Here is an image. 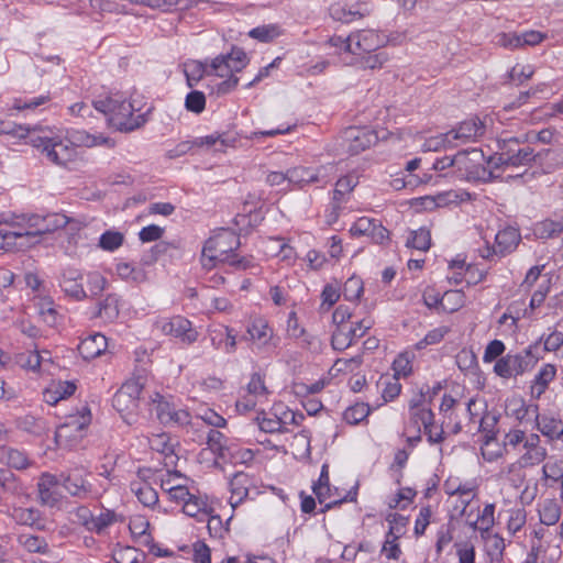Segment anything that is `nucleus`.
<instances>
[{
  "mask_svg": "<svg viewBox=\"0 0 563 563\" xmlns=\"http://www.w3.org/2000/svg\"><path fill=\"white\" fill-rule=\"evenodd\" d=\"M0 134L11 139L26 140L27 144L38 150L47 161L57 166H66L77 157V147L71 141L53 136L46 129H30L11 120L0 119Z\"/></svg>",
  "mask_w": 563,
  "mask_h": 563,
  "instance_id": "f257e3e1",
  "label": "nucleus"
},
{
  "mask_svg": "<svg viewBox=\"0 0 563 563\" xmlns=\"http://www.w3.org/2000/svg\"><path fill=\"white\" fill-rule=\"evenodd\" d=\"M249 64L246 53L233 47L230 53L214 57L210 65L201 60H188L184 64V73L188 87H195L206 75L227 77L229 73H239Z\"/></svg>",
  "mask_w": 563,
  "mask_h": 563,
  "instance_id": "f03ea898",
  "label": "nucleus"
},
{
  "mask_svg": "<svg viewBox=\"0 0 563 563\" xmlns=\"http://www.w3.org/2000/svg\"><path fill=\"white\" fill-rule=\"evenodd\" d=\"M95 109L106 115L109 125L120 132H132L147 122V114H134V106L119 93L99 98L92 102Z\"/></svg>",
  "mask_w": 563,
  "mask_h": 563,
  "instance_id": "7ed1b4c3",
  "label": "nucleus"
},
{
  "mask_svg": "<svg viewBox=\"0 0 563 563\" xmlns=\"http://www.w3.org/2000/svg\"><path fill=\"white\" fill-rule=\"evenodd\" d=\"M526 137L520 136H500L497 139V152L488 157L487 165L494 169L530 165L536 155L533 150L526 145Z\"/></svg>",
  "mask_w": 563,
  "mask_h": 563,
  "instance_id": "20e7f679",
  "label": "nucleus"
},
{
  "mask_svg": "<svg viewBox=\"0 0 563 563\" xmlns=\"http://www.w3.org/2000/svg\"><path fill=\"white\" fill-rule=\"evenodd\" d=\"M542 358L539 343L531 344L518 353H507L494 365V373L501 378L521 376L530 372Z\"/></svg>",
  "mask_w": 563,
  "mask_h": 563,
  "instance_id": "39448f33",
  "label": "nucleus"
},
{
  "mask_svg": "<svg viewBox=\"0 0 563 563\" xmlns=\"http://www.w3.org/2000/svg\"><path fill=\"white\" fill-rule=\"evenodd\" d=\"M142 390L143 386L139 380H128L112 398L113 408L128 424H132L136 421Z\"/></svg>",
  "mask_w": 563,
  "mask_h": 563,
  "instance_id": "423d86ee",
  "label": "nucleus"
},
{
  "mask_svg": "<svg viewBox=\"0 0 563 563\" xmlns=\"http://www.w3.org/2000/svg\"><path fill=\"white\" fill-rule=\"evenodd\" d=\"M251 349L256 354L271 356L279 345L280 339L275 335L273 328L263 318L253 319L246 328Z\"/></svg>",
  "mask_w": 563,
  "mask_h": 563,
  "instance_id": "0eeeda50",
  "label": "nucleus"
},
{
  "mask_svg": "<svg viewBox=\"0 0 563 563\" xmlns=\"http://www.w3.org/2000/svg\"><path fill=\"white\" fill-rule=\"evenodd\" d=\"M240 236L231 231L222 229L214 236L208 239L202 249V255L210 262L225 263L240 247Z\"/></svg>",
  "mask_w": 563,
  "mask_h": 563,
  "instance_id": "6e6552de",
  "label": "nucleus"
},
{
  "mask_svg": "<svg viewBox=\"0 0 563 563\" xmlns=\"http://www.w3.org/2000/svg\"><path fill=\"white\" fill-rule=\"evenodd\" d=\"M377 132L369 126H347L340 135V147L344 153L357 155L378 142Z\"/></svg>",
  "mask_w": 563,
  "mask_h": 563,
  "instance_id": "1a4fd4ad",
  "label": "nucleus"
},
{
  "mask_svg": "<svg viewBox=\"0 0 563 563\" xmlns=\"http://www.w3.org/2000/svg\"><path fill=\"white\" fill-rule=\"evenodd\" d=\"M150 411L155 412L157 420L163 424H187L189 413L183 409H176L175 405L164 395L155 393L148 402Z\"/></svg>",
  "mask_w": 563,
  "mask_h": 563,
  "instance_id": "9d476101",
  "label": "nucleus"
},
{
  "mask_svg": "<svg viewBox=\"0 0 563 563\" xmlns=\"http://www.w3.org/2000/svg\"><path fill=\"white\" fill-rule=\"evenodd\" d=\"M59 484L71 496L80 500L96 499L100 492L78 471H69L58 475Z\"/></svg>",
  "mask_w": 563,
  "mask_h": 563,
  "instance_id": "9b49d317",
  "label": "nucleus"
},
{
  "mask_svg": "<svg viewBox=\"0 0 563 563\" xmlns=\"http://www.w3.org/2000/svg\"><path fill=\"white\" fill-rule=\"evenodd\" d=\"M156 325L164 334L179 339L186 344L194 343L198 338V333L192 328L191 322L181 316L163 319Z\"/></svg>",
  "mask_w": 563,
  "mask_h": 563,
  "instance_id": "f8f14e48",
  "label": "nucleus"
},
{
  "mask_svg": "<svg viewBox=\"0 0 563 563\" xmlns=\"http://www.w3.org/2000/svg\"><path fill=\"white\" fill-rule=\"evenodd\" d=\"M372 328V322L368 320H360L355 325H346L336 328L332 333L331 345L335 351H344L350 347L354 341L365 335L367 330Z\"/></svg>",
  "mask_w": 563,
  "mask_h": 563,
  "instance_id": "ddd939ff",
  "label": "nucleus"
},
{
  "mask_svg": "<svg viewBox=\"0 0 563 563\" xmlns=\"http://www.w3.org/2000/svg\"><path fill=\"white\" fill-rule=\"evenodd\" d=\"M486 126L478 117H472L461 122L455 129L448 131L446 140H452V143L465 144L468 142H476L485 134Z\"/></svg>",
  "mask_w": 563,
  "mask_h": 563,
  "instance_id": "4468645a",
  "label": "nucleus"
},
{
  "mask_svg": "<svg viewBox=\"0 0 563 563\" xmlns=\"http://www.w3.org/2000/svg\"><path fill=\"white\" fill-rule=\"evenodd\" d=\"M27 222L30 228H34V231H26L27 239H30L65 228L69 219L63 213L31 214L27 217Z\"/></svg>",
  "mask_w": 563,
  "mask_h": 563,
  "instance_id": "2eb2a0df",
  "label": "nucleus"
},
{
  "mask_svg": "<svg viewBox=\"0 0 563 563\" xmlns=\"http://www.w3.org/2000/svg\"><path fill=\"white\" fill-rule=\"evenodd\" d=\"M350 233L353 236H368L377 244H384L389 240V231L379 220L361 217L351 227Z\"/></svg>",
  "mask_w": 563,
  "mask_h": 563,
  "instance_id": "dca6fc26",
  "label": "nucleus"
},
{
  "mask_svg": "<svg viewBox=\"0 0 563 563\" xmlns=\"http://www.w3.org/2000/svg\"><path fill=\"white\" fill-rule=\"evenodd\" d=\"M521 240L519 231L512 227L499 230L495 236V246H487L482 253L483 258H489L493 254L506 255L511 253Z\"/></svg>",
  "mask_w": 563,
  "mask_h": 563,
  "instance_id": "f3484780",
  "label": "nucleus"
},
{
  "mask_svg": "<svg viewBox=\"0 0 563 563\" xmlns=\"http://www.w3.org/2000/svg\"><path fill=\"white\" fill-rule=\"evenodd\" d=\"M60 486L57 475L43 473L37 482L38 498L42 505L48 507L57 506L62 500V495L57 490Z\"/></svg>",
  "mask_w": 563,
  "mask_h": 563,
  "instance_id": "a211bd4d",
  "label": "nucleus"
},
{
  "mask_svg": "<svg viewBox=\"0 0 563 563\" xmlns=\"http://www.w3.org/2000/svg\"><path fill=\"white\" fill-rule=\"evenodd\" d=\"M330 16L342 23H351L360 20L371 13L369 5L366 2H356L351 7L342 3H333L329 8Z\"/></svg>",
  "mask_w": 563,
  "mask_h": 563,
  "instance_id": "6ab92c4d",
  "label": "nucleus"
},
{
  "mask_svg": "<svg viewBox=\"0 0 563 563\" xmlns=\"http://www.w3.org/2000/svg\"><path fill=\"white\" fill-rule=\"evenodd\" d=\"M523 448L526 453L519 459V463L523 467L538 465L547 459V449L540 445V437L536 433L526 438Z\"/></svg>",
  "mask_w": 563,
  "mask_h": 563,
  "instance_id": "aec40b11",
  "label": "nucleus"
},
{
  "mask_svg": "<svg viewBox=\"0 0 563 563\" xmlns=\"http://www.w3.org/2000/svg\"><path fill=\"white\" fill-rule=\"evenodd\" d=\"M323 168H310L305 166H297L288 169V185H294L298 188H303L310 184L321 183L324 176H321Z\"/></svg>",
  "mask_w": 563,
  "mask_h": 563,
  "instance_id": "412c9836",
  "label": "nucleus"
},
{
  "mask_svg": "<svg viewBox=\"0 0 563 563\" xmlns=\"http://www.w3.org/2000/svg\"><path fill=\"white\" fill-rule=\"evenodd\" d=\"M0 462L5 464L9 470L18 471L26 470L32 464L25 451L4 444L0 445Z\"/></svg>",
  "mask_w": 563,
  "mask_h": 563,
  "instance_id": "4be33fe9",
  "label": "nucleus"
},
{
  "mask_svg": "<svg viewBox=\"0 0 563 563\" xmlns=\"http://www.w3.org/2000/svg\"><path fill=\"white\" fill-rule=\"evenodd\" d=\"M107 338L101 333L90 334L78 344V352L85 360L101 355L107 349Z\"/></svg>",
  "mask_w": 563,
  "mask_h": 563,
  "instance_id": "5701e85b",
  "label": "nucleus"
},
{
  "mask_svg": "<svg viewBox=\"0 0 563 563\" xmlns=\"http://www.w3.org/2000/svg\"><path fill=\"white\" fill-rule=\"evenodd\" d=\"M537 429L549 441L558 440L563 435V422L561 419L550 415H536Z\"/></svg>",
  "mask_w": 563,
  "mask_h": 563,
  "instance_id": "b1692460",
  "label": "nucleus"
},
{
  "mask_svg": "<svg viewBox=\"0 0 563 563\" xmlns=\"http://www.w3.org/2000/svg\"><path fill=\"white\" fill-rule=\"evenodd\" d=\"M353 40H356L353 45L356 49V54H360L361 52H375L385 43L384 38H382L377 32L372 30L358 31L353 35Z\"/></svg>",
  "mask_w": 563,
  "mask_h": 563,
  "instance_id": "393cba45",
  "label": "nucleus"
},
{
  "mask_svg": "<svg viewBox=\"0 0 563 563\" xmlns=\"http://www.w3.org/2000/svg\"><path fill=\"white\" fill-rule=\"evenodd\" d=\"M16 542L27 553H37L42 555H47L51 553V548L47 540L41 536L22 532L18 534Z\"/></svg>",
  "mask_w": 563,
  "mask_h": 563,
  "instance_id": "a878e982",
  "label": "nucleus"
},
{
  "mask_svg": "<svg viewBox=\"0 0 563 563\" xmlns=\"http://www.w3.org/2000/svg\"><path fill=\"white\" fill-rule=\"evenodd\" d=\"M251 481L249 476L242 472H238L230 481V505L235 509L249 496V485Z\"/></svg>",
  "mask_w": 563,
  "mask_h": 563,
  "instance_id": "bb28decb",
  "label": "nucleus"
},
{
  "mask_svg": "<svg viewBox=\"0 0 563 563\" xmlns=\"http://www.w3.org/2000/svg\"><path fill=\"white\" fill-rule=\"evenodd\" d=\"M90 421H91L90 409L87 406H84L81 411L79 412V415L69 416L68 420L57 428L56 437L67 438L69 435V431L73 429L76 431H82L86 427H88Z\"/></svg>",
  "mask_w": 563,
  "mask_h": 563,
  "instance_id": "cd10ccee",
  "label": "nucleus"
},
{
  "mask_svg": "<svg viewBox=\"0 0 563 563\" xmlns=\"http://www.w3.org/2000/svg\"><path fill=\"white\" fill-rule=\"evenodd\" d=\"M556 367L553 364H544L534 376L531 385V395L540 398L545 393L549 384L555 378Z\"/></svg>",
  "mask_w": 563,
  "mask_h": 563,
  "instance_id": "c85d7f7f",
  "label": "nucleus"
},
{
  "mask_svg": "<svg viewBox=\"0 0 563 563\" xmlns=\"http://www.w3.org/2000/svg\"><path fill=\"white\" fill-rule=\"evenodd\" d=\"M76 390V385L69 380L53 383L45 389L43 396L48 405H56L59 400L70 397Z\"/></svg>",
  "mask_w": 563,
  "mask_h": 563,
  "instance_id": "c756f323",
  "label": "nucleus"
},
{
  "mask_svg": "<svg viewBox=\"0 0 563 563\" xmlns=\"http://www.w3.org/2000/svg\"><path fill=\"white\" fill-rule=\"evenodd\" d=\"M207 444L218 459L225 461L229 456H234L232 448L228 445V438L216 429L209 430Z\"/></svg>",
  "mask_w": 563,
  "mask_h": 563,
  "instance_id": "7c9ffc66",
  "label": "nucleus"
},
{
  "mask_svg": "<svg viewBox=\"0 0 563 563\" xmlns=\"http://www.w3.org/2000/svg\"><path fill=\"white\" fill-rule=\"evenodd\" d=\"M150 446L152 450L164 455L165 466H172L176 463L177 455L174 453V445L166 433L154 434L150 439Z\"/></svg>",
  "mask_w": 563,
  "mask_h": 563,
  "instance_id": "2f4dec72",
  "label": "nucleus"
},
{
  "mask_svg": "<svg viewBox=\"0 0 563 563\" xmlns=\"http://www.w3.org/2000/svg\"><path fill=\"white\" fill-rule=\"evenodd\" d=\"M483 158L484 154L481 150L461 151L454 155V167L460 173V176L465 178L476 162Z\"/></svg>",
  "mask_w": 563,
  "mask_h": 563,
  "instance_id": "473e14b6",
  "label": "nucleus"
},
{
  "mask_svg": "<svg viewBox=\"0 0 563 563\" xmlns=\"http://www.w3.org/2000/svg\"><path fill=\"white\" fill-rule=\"evenodd\" d=\"M27 239L26 231H13L8 229L3 224V220H0V250L11 251L13 247H23L26 244L23 242Z\"/></svg>",
  "mask_w": 563,
  "mask_h": 563,
  "instance_id": "72a5a7b5",
  "label": "nucleus"
},
{
  "mask_svg": "<svg viewBox=\"0 0 563 563\" xmlns=\"http://www.w3.org/2000/svg\"><path fill=\"white\" fill-rule=\"evenodd\" d=\"M81 511L89 516V521L86 520L84 526L88 530L95 531L97 533H101L106 528L117 521V515L112 510H106L96 517L87 508H82Z\"/></svg>",
  "mask_w": 563,
  "mask_h": 563,
  "instance_id": "f704fd0d",
  "label": "nucleus"
},
{
  "mask_svg": "<svg viewBox=\"0 0 563 563\" xmlns=\"http://www.w3.org/2000/svg\"><path fill=\"white\" fill-rule=\"evenodd\" d=\"M0 490L2 494L11 496H21L24 493V486L20 478L11 470L0 468Z\"/></svg>",
  "mask_w": 563,
  "mask_h": 563,
  "instance_id": "c9c22d12",
  "label": "nucleus"
},
{
  "mask_svg": "<svg viewBox=\"0 0 563 563\" xmlns=\"http://www.w3.org/2000/svg\"><path fill=\"white\" fill-rule=\"evenodd\" d=\"M119 297L115 294H109L103 300L99 301L93 317L112 322L119 317Z\"/></svg>",
  "mask_w": 563,
  "mask_h": 563,
  "instance_id": "e433bc0d",
  "label": "nucleus"
},
{
  "mask_svg": "<svg viewBox=\"0 0 563 563\" xmlns=\"http://www.w3.org/2000/svg\"><path fill=\"white\" fill-rule=\"evenodd\" d=\"M130 488L145 507H154L158 503V493L147 482H132Z\"/></svg>",
  "mask_w": 563,
  "mask_h": 563,
  "instance_id": "4c0bfd02",
  "label": "nucleus"
},
{
  "mask_svg": "<svg viewBox=\"0 0 563 563\" xmlns=\"http://www.w3.org/2000/svg\"><path fill=\"white\" fill-rule=\"evenodd\" d=\"M538 514L540 522L545 526H553L561 518V506L555 499H544L539 504Z\"/></svg>",
  "mask_w": 563,
  "mask_h": 563,
  "instance_id": "58836bf2",
  "label": "nucleus"
},
{
  "mask_svg": "<svg viewBox=\"0 0 563 563\" xmlns=\"http://www.w3.org/2000/svg\"><path fill=\"white\" fill-rule=\"evenodd\" d=\"M183 512L189 517L197 518L199 521L205 520L209 516L207 501L195 494L183 504Z\"/></svg>",
  "mask_w": 563,
  "mask_h": 563,
  "instance_id": "ea45409f",
  "label": "nucleus"
},
{
  "mask_svg": "<svg viewBox=\"0 0 563 563\" xmlns=\"http://www.w3.org/2000/svg\"><path fill=\"white\" fill-rule=\"evenodd\" d=\"M355 186L356 181L353 176H344L336 181L332 197L333 209L336 210L341 208V205L346 201V196L353 190Z\"/></svg>",
  "mask_w": 563,
  "mask_h": 563,
  "instance_id": "a19ab883",
  "label": "nucleus"
},
{
  "mask_svg": "<svg viewBox=\"0 0 563 563\" xmlns=\"http://www.w3.org/2000/svg\"><path fill=\"white\" fill-rule=\"evenodd\" d=\"M172 478H161V487L164 492H166L169 496V499L184 504L194 493L189 489L186 484H177L175 486H169L172 484Z\"/></svg>",
  "mask_w": 563,
  "mask_h": 563,
  "instance_id": "79ce46f5",
  "label": "nucleus"
},
{
  "mask_svg": "<svg viewBox=\"0 0 563 563\" xmlns=\"http://www.w3.org/2000/svg\"><path fill=\"white\" fill-rule=\"evenodd\" d=\"M406 246L418 251H428L431 246V233L424 227L412 230L406 241Z\"/></svg>",
  "mask_w": 563,
  "mask_h": 563,
  "instance_id": "37998d69",
  "label": "nucleus"
},
{
  "mask_svg": "<svg viewBox=\"0 0 563 563\" xmlns=\"http://www.w3.org/2000/svg\"><path fill=\"white\" fill-rule=\"evenodd\" d=\"M495 169L488 168L481 161L476 162V164L472 167V170L468 172V175L465 177L466 180L477 181V183H493L497 179H503L500 175L495 174Z\"/></svg>",
  "mask_w": 563,
  "mask_h": 563,
  "instance_id": "c03bdc74",
  "label": "nucleus"
},
{
  "mask_svg": "<svg viewBox=\"0 0 563 563\" xmlns=\"http://www.w3.org/2000/svg\"><path fill=\"white\" fill-rule=\"evenodd\" d=\"M465 303V294L460 289H451L442 295V310L445 312H455Z\"/></svg>",
  "mask_w": 563,
  "mask_h": 563,
  "instance_id": "a18cd8bd",
  "label": "nucleus"
},
{
  "mask_svg": "<svg viewBox=\"0 0 563 563\" xmlns=\"http://www.w3.org/2000/svg\"><path fill=\"white\" fill-rule=\"evenodd\" d=\"M457 367L464 373L475 374L478 369V361L475 353L471 350H461L455 357Z\"/></svg>",
  "mask_w": 563,
  "mask_h": 563,
  "instance_id": "49530a36",
  "label": "nucleus"
},
{
  "mask_svg": "<svg viewBox=\"0 0 563 563\" xmlns=\"http://www.w3.org/2000/svg\"><path fill=\"white\" fill-rule=\"evenodd\" d=\"M279 26L276 24L261 25L252 29L249 36L262 43H269L280 35Z\"/></svg>",
  "mask_w": 563,
  "mask_h": 563,
  "instance_id": "de8ad7c7",
  "label": "nucleus"
},
{
  "mask_svg": "<svg viewBox=\"0 0 563 563\" xmlns=\"http://www.w3.org/2000/svg\"><path fill=\"white\" fill-rule=\"evenodd\" d=\"M389 55L385 51L367 53L361 58V65L364 69H380L389 62Z\"/></svg>",
  "mask_w": 563,
  "mask_h": 563,
  "instance_id": "09e8293b",
  "label": "nucleus"
},
{
  "mask_svg": "<svg viewBox=\"0 0 563 563\" xmlns=\"http://www.w3.org/2000/svg\"><path fill=\"white\" fill-rule=\"evenodd\" d=\"M371 412V408L367 404L361 402L355 404L345 409L343 419L350 424H357L363 421Z\"/></svg>",
  "mask_w": 563,
  "mask_h": 563,
  "instance_id": "8fccbe9b",
  "label": "nucleus"
},
{
  "mask_svg": "<svg viewBox=\"0 0 563 563\" xmlns=\"http://www.w3.org/2000/svg\"><path fill=\"white\" fill-rule=\"evenodd\" d=\"M409 413V421L418 430V432H420L421 426L426 428L429 424H433L434 422V413L430 408L410 410Z\"/></svg>",
  "mask_w": 563,
  "mask_h": 563,
  "instance_id": "3c124183",
  "label": "nucleus"
},
{
  "mask_svg": "<svg viewBox=\"0 0 563 563\" xmlns=\"http://www.w3.org/2000/svg\"><path fill=\"white\" fill-rule=\"evenodd\" d=\"M398 538L399 537L394 533V527L390 526L382 549L383 554H385L388 560H398L401 555V550L397 542Z\"/></svg>",
  "mask_w": 563,
  "mask_h": 563,
  "instance_id": "603ef678",
  "label": "nucleus"
},
{
  "mask_svg": "<svg viewBox=\"0 0 563 563\" xmlns=\"http://www.w3.org/2000/svg\"><path fill=\"white\" fill-rule=\"evenodd\" d=\"M494 512H495L494 504L485 505L481 515L477 518V521H475L471 525L472 528L474 530H479L482 532L488 531L494 526Z\"/></svg>",
  "mask_w": 563,
  "mask_h": 563,
  "instance_id": "864d4df0",
  "label": "nucleus"
},
{
  "mask_svg": "<svg viewBox=\"0 0 563 563\" xmlns=\"http://www.w3.org/2000/svg\"><path fill=\"white\" fill-rule=\"evenodd\" d=\"M124 241V235L118 231L108 230L99 239V246L104 251L113 252L119 249Z\"/></svg>",
  "mask_w": 563,
  "mask_h": 563,
  "instance_id": "5fc2aeb1",
  "label": "nucleus"
},
{
  "mask_svg": "<svg viewBox=\"0 0 563 563\" xmlns=\"http://www.w3.org/2000/svg\"><path fill=\"white\" fill-rule=\"evenodd\" d=\"M450 332V328L446 325H441L439 328L430 330L423 339L416 343L417 350H422L428 345H434L440 343L444 336Z\"/></svg>",
  "mask_w": 563,
  "mask_h": 563,
  "instance_id": "6e6d98bb",
  "label": "nucleus"
},
{
  "mask_svg": "<svg viewBox=\"0 0 563 563\" xmlns=\"http://www.w3.org/2000/svg\"><path fill=\"white\" fill-rule=\"evenodd\" d=\"M363 280L357 276L347 278L343 286L344 299L349 301L358 300L363 294Z\"/></svg>",
  "mask_w": 563,
  "mask_h": 563,
  "instance_id": "4d7b16f0",
  "label": "nucleus"
},
{
  "mask_svg": "<svg viewBox=\"0 0 563 563\" xmlns=\"http://www.w3.org/2000/svg\"><path fill=\"white\" fill-rule=\"evenodd\" d=\"M38 313L43 321L49 327H53L57 323L59 313L54 308V302L51 299L44 298L40 301Z\"/></svg>",
  "mask_w": 563,
  "mask_h": 563,
  "instance_id": "13d9d810",
  "label": "nucleus"
},
{
  "mask_svg": "<svg viewBox=\"0 0 563 563\" xmlns=\"http://www.w3.org/2000/svg\"><path fill=\"white\" fill-rule=\"evenodd\" d=\"M185 108L194 113H201L206 108V96L202 91L192 90L185 99Z\"/></svg>",
  "mask_w": 563,
  "mask_h": 563,
  "instance_id": "bf43d9fd",
  "label": "nucleus"
},
{
  "mask_svg": "<svg viewBox=\"0 0 563 563\" xmlns=\"http://www.w3.org/2000/svg\"><path fill=\"white\" fill-rule=\"evenodd\" d=\"M508 514L507 529L511 534H516L526 523V510L523 508L510 509Z\"/></svg>",
  "mask_w": 563,
  "mask_h": 563,
  "instance_id": "052dcab7",
  "label": "nucleus"
},
{
  "mask_svg": "<svg viewBox=\"0 0 563 563\" xmlns=\"http://www.w3.org/2000/svg\"><path fill=\"white\" fill-rule=\"evenodd\" d=\"M497 422H498V417L495 415H493V416L487 415L481 419L479 431L485 433L484 443L486 445H488L492 441L496 440V432L494 431V429H495Z\"/></svg>",
  "mask_w": 563,
  "mask_h": 563,
  "instance_id": "680f3d73",
  "label": "nucleus"
},
{
  "mask_svg": "<svg viewBox=\"0 0 563 563\" xmlns=\"http://www.w3.org/2000/svg\"><path fill=\"white\" fill-rule=\"evenodd\" d=\"M506 350V345L500 340H493L490 341L484 351L483 361L484 363H492L494 361H497L501 356H504V352Z\"/></svg>",
  "mask_w": 563,
  "mask_h": 563,
  "instance_id": "e2e57ef3",
  "label": "nucleus"
},
{
  "mask_svg": "<svg viewBox=\"0 0 563 563\" xmlns=\"http://www.w3.org/2000/svg\"><path fill=\"white\" fill-rule=\"evenodd\" d=\"M321 299V307L327 306V309L336 303L340 299V284L338 282L327 284L322 289Z\"/></svg>",
  "mask_w": 563,
  "mask_h": 563,
  "instance_id": "0e129e2a",
  "label": "nucleus"
},
{
  "mask_svg": "<svg viewBox=\"0 0 563 563\" xmlns=\"http://www.w3.org/2000/svg\"><path fill=\"white\" fill-rule=\"evenodd\" d=\"M542 474L544 479H551L553 482H563V461L548 462L542 467Z\"/></svg>",
  "mask_w": 563,
  "mask_h": 563,
  "instance_id": "69168bd1",
  "label": "nucleus"
},
{
  "mask_svg": "<svg viewBox=\"0 0 563 563\" xmlns=\"http://www.w3.org/2000/svg\"><path fill=\"white\" fill-rule=\"evenodd\" d=\"M115 271H117L118 275L123 279L141 282V280H143V277H144L143 271L135 268L130 263L117 264Z\"/></svg>",
  "mask_w": 563,
  "mask_h": 563,
  "instance_id": "338daca9",
  "label": "nucleus"
},
{
  "mask_svg": "<svg viewBox=\"0 0 563 563\" xmlns=\"http://www.w3.org/2000/svg\"><path fill=\"white\" fill-rule=\"evenodd\" d=\"M286 422L287 421L283 420L282 418H278L276 416L273 418L264 417L258 421V426L262 431L267 432V433H274V432L284 433V432H286V428H285Z\"/></svg>",
  "mask_w": 563,
  "mask_h": 563,
  "instance_id": "774afa93",
  "label": "nucleus"
}]
</instances>
